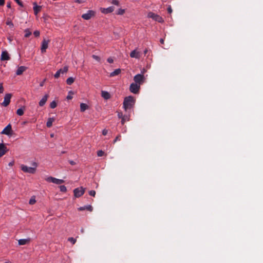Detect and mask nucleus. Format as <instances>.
Segmentation results:
<instances>
[{"mask_svg": "<svg viewBox=\"0 0 263 263\" xmlns=\"http://www.w3.org/2000/svg\"><path fill=\"white\" fill-rule=\"evenodd\" d=\"M147 17L151 18L153 20L157 21L159 23H162L164 22V20L161 16L152 12H149L148 13Z\"/></svg>", "mask_w": 263, "mask_h": 263, "instance_id": "nucleus-3", "label": "nucleus"}, {"mask_svg": "<svg viewBox=\"0 0 263 263\" xmlns=\"http://www.w3.org/2000/svg\"><path fill=\"white\" fill-rule=\"evenodd\" d=\"M33 9L34 11V13L35 15L37 16L38 13L41 11L42 7L41 6H38L36 3H33Z\"/></svg>", "mask_w": 263, "mask_h": 263, "instance_id": "nucleus-16", "label": "nucleus"}, {"mask_svg": "<svg viewBox=\"0 0 263 263\" xmlns=\"http://www.w3.org/2000/svg\"><path fill=\"white\" fill-rule=\"evenodd\" d=\"M89 195L90 196H93V197H95V195H96V192L94 190H91V191H89Z\"/></svg>", "mask_w": 263, "mask_h": 263, "instance_id": "nucleus-37", "label": "nucleus"}, {"mask_svg": "<svg viewBox=\"0 0 263 263\" xmlns=\"http://www.w3.org/2000/svg\"><path fill=\"white\" fill-rule=\"evenodd\" d=\"M120 72H121V69L120 68H118V69H115L112 72H111L110 73L109 76L110 77H114L115 76H117V75L119 74L120 73Z\"/></svg>", "mask_w": 263, "mask_h": 263, "instance_id": "nucleus-24", "label": "nucleus"}, {"mask_svg": "<svg viewBox=\"0 0 263 263\" xmlns=\"http://www.w3.org/2000/svg\"><path fill=\"white\" fill-rule=\"evenodd\" d=\"M27 69V67L24 66H21L18 67L16 71V74L17 76L22 74Z\"/></svg>", "mask_w": 263, "mask_h": 263, "instance_id": "nucleus-18", "label": "nucleus"}, {"mask_svg": "<svg viewBox=\"0 0 263 263\" xmlns=\"http://www.w3.org/2000/svg\"><path fill=\"white\" fill-rule=\"evenodd\" d=\"M68 67L67 66H64L63 68L58 70L54 74V77L55 78L58 79L61 74H64L68 71Z\"/></svg>", "mask_w": 263, "mask_h": 263, "instance_id": "nucleus-9", "label": "nucleus"}, {"mask_svg": "<svg viewBox=\"0 0 263 263\" xmlns=\"http://www.w3.org/2000/svg\"><path fill=\"white\" fill-rule=\"evenodd\" d=\"M81 232H84V231H83V229H82V230H81Z\"/></svg>", "mask_w": 263, "mask_h": 263, "instance_id": "nucleus-58", "label": "nucleus"}, {"mask_svg": "<svg viewBox=\"0 0 263 263\" xmlns=\"http://www.w3.org/2000/svg\"><path fill=\"white\" fill-rule=\"evenodd\" d=\"M12 128L10 124H9L1 132L2 134H4L7 136H11L12 135Z\"/></svg>", "mask_w": 263, "mask_h": 263, "instance_id": "nucleus-10", "label": "nucleus"}, {"mask_svg": "<svg viewBox=\"0 0 263 263\" xmlns=\"http://www.w3.org/2000/svg\"><path fill=\"white\" fill-rule=\"evenodd\" d=\"M24 32H25L24 36L25 37H28L31 34V32L30 31V30L29 29H25Z\"/></svg>", "mask_w": 263, "mask_h": 263, "instance_id": "nucleus-27", "label": "nucleus"}, {"mask_svg": "<svg viewBox=\"0 0 263 263\" xmlns=\"http://www.w3.org/2000/svg\"><path fill=\"white\" fill-rule=\"evenodd\" d=\"M136 100L132 96L126 97L124 98L123 102V108L125 111L132 109L135 104Z\"/></svg>", "mask_w": 263, "mask_h": 263, "instance_id": "nucleus-1", "label": "nucleus"}, {"mask_svg": "<svg viewBox=\"0 0 263 263\" xmlns=\"http://www.w3.org/2000/svg\"><path fill=\"white\" fill-rule=\"evenodd\" d=\"M111 4L116 6L119 5V2L118 0H112Z\"/></svg>", "mask_w": 263, "mask_h": 263, "instance_id": "nucleus-40", "label": "nucleus"}, {"mask_svg": "<svg viewBox=\"0 0 263 263\" xmlns=\"http://www.w3.org/2000/svg\"><path fill=\"white\" fill-rule=\"evenodd\" d=\"M4 88H3V83H0V93H2L4 92Z\"/></svg>", "mask_w": 263, "mask_h": 263, "instance_id": "nucleus-42", "label": "nucleus"}, {"mask_svg": "<svg viewBox=\"0 0 263 263\" xmlns=\"http://www.w3.org/2000/svg\"><path fill=\"white\" fill-rule=\"evenodd\" d=\"M108 133V130L106 129H104L103 130H102V134L104 136L106 135Z\"/></svg>", "mask_w": 263, "mask_h": 263, "instance_id": "nucleus-47", "label": "nucleus"}, {"mask_svg": "<svg viewBox=\"0 0 263 263\" xmlns=\"http://www.w3.org/2000/svg\"><path fill=\"white\" fill-rule=\"evenodd\" d=\"M85 210L91 212L92 211V207L90 205H84L83 206H81L78 208V210H79V211H84Z\"/></svg>", "mask_w": 263, "mask_h": 263, "instance_id": "nucleus-20", "label": "nucleus"}, {"mask_svg": "<svg viewBox=\"0 0 263 263\" xmlns=\"http://www.w3.org/2000/svg\"><path fill=\"white\" fill-rule=\"evenodd\" d=\"M48 97H49V96L47 94H45L43 97V98L41 99V100L39 102V105L40 106H43L45 104V103L48 99Z\"/></svg>", "mask_w": 263, "mask_h": 263, "instance_id": "nucleus-17", "label": "nucleus"}, {"mask_svg": "<svg viewBox=\"0 0 263 263\" xmlns=\"http://www.w3.org/2000/svg\"><path fill=\"white\" fill-rule=\"evenodd\" d=\"M92 58L93 59H95V60L98 61V62H100V58L99 57H98V55H92Z\"/></svg>", "mask_w": 263, "mask_h": 263, "instance_id": "nucleus-39", "label": "nucleus"}, {"mask_svg": "<svg viewBox=\"0 0 263 263\" xmlns=\"http://www.w3.org/2000/svg\"><path fill=\"white\" fill-rule=\"evenodd\" d=\"M130 57L132 58L139 59L140 57V52L136 49L130 53Z\"/></svg>", "mask_w": 263, "mask_h": 263, "instance_id": "nucleus-15", "label": "nucleus"}, {"mask_svg": "<svg viewBox=\"0 0 263 263\" xmlns=\"http://www.w3.org/2000/svg\"><path fill=\"white\" fill-rule=\"evenodd\" d=\"M45 81H46V79H44L42 82H41L40 83V86L41 87H42V86H44Z\"/></svg>", "mask_w": 263, "mask_h": 263, "instance_id": "nucleus-49", "label": "nucleus"}, {"mask_svg": "<svg viewBox=\"0 0 263 263\" xmlns=\"http://www.w3.org/2000/svg\"><path fill=\"white\" fill-rule=\"evenodd\" d=\"M88 108V106L86 104L83 103L80 104V110L81 112L85 111Z\"/></svg>", "mask_w": 263, "mask_h": 263, "instance_id": "nucleus-25", "label": "nucleus"}, {"mask_svg": "<svg viewBox=\"0 0 263 263\" xmlns=\"http://www.w3.org/2000/svg\"><path fill=\"white\" fill-rule=\"evenodd\" d=\"M160 42L161 43V44H163L164 42V39H160Z\"/></svg>", "mask_w": 263, "mask_h": 263, "instance_id": "nucleus-53", "label": "nucleus"}, {"mask_svg": "<svg viewBox=\"0 0 263 263\" xmlns=\"http://www.w3.org/2000/svg\"><path fill=\"white\" fill-rule=\"evenodd\" d=\"M33 34L34 35H35V36L36 37H38L39 36L40 34V32L38 30H35L33 32Z\"/></svg>", "mask_w": 263, "mask_h": 263, "instance_id": "nucleus-41", "label": "nucleus"}, {"mask_svg": "<svg viewBox=\"0 0 263 263\" xmlns=\"http://www.w3.org/2000/svg\"><path fill=\"white\" fill-rule=\"evenodd\" d=\"M49 40H43L41 43V51L42 53L46 52V49L48 47Z\"/></svg>", "mask_w": 263, "mask_h": 263, "instance_id": "nucleus-11", "label": "nucleus"}, {"mask_svg": "<svg viewBox=\"0 0 263 263\" xmlns=\"http://www.w3.org/2000/svg\"><path fill=\"white\" fill-rule=\"evenodd\" d=\"M14 161H12L11 162H10L8 164L9 166H12L13 165H14Z\"/></svg>", "mask_w": 263, "mask_h": 263, "instance_id": "nucleus-50", "label": "nucleus"}, {"mask_svg": "<svg viewBox=\"0 0 263 263\" xmlns=\"http://www.w3.org/2000/svg\"><path fill=\"white\" fill-rule=\"evenodd\" d=\"M75 2L80 4L82 2V0H76Z\"/></svg>", "mask_w": 263, "mask_h": 263, "instance_id": "nucleus-54", "label": "nucleus"}, {"mask_svg": "<svg viewBox=\"0 0 263 263\" xmlns=\"http://www.w3.org/2000/svg\"><path fill=\"white\" fill-rule=\"evenodd\" d=\"M60 191L62 192H66L67 191V188L65 185H61L60 186Z\"/></svg>", "mask_w": 263, "mask_h": 263, "instance_id": "nucleus-35", "label": "nucleus"}, {"mask_svg": "<svg viewBox=\"0 0 263 263\" xmlns=\"http://www.w3.org/2000/svg\"><path fill=\"white\" fill-rule=\"evenodd\" d=\"M30 241V238L27 239H21L18 240V244L20 245H24L29 243Z\"/></svg>", "mask_w": 263, "mask_h": 263, "instance_id": "nucleus-22", "label": "nucleus"}, {"mask_svg": "<svg viewBox=\"0 0 263 263\" xmlns=\"http://www.w3.org/2000/svg\"><path fill=\"white\" fill-rule=\"evenodd\" d=\"M57 102H55V101H52L50 104V108H54L57 107Z\"/></svg>", "mask_w": 263, "mask_h": 263, "instance_id": "nucleus-31", "label": "nucleus"}, {"mask_svg": "<svg viewBox=\"0 0 263 263\" xmlns=\"http://www.w3.org/2000/svg\"><path fill=\"white\" fill-rule=\"evenodd\" d=\"M50 136H51V137H53V134H51Z\"/></svg>", "mask_w": 263, "mask_h": 263, "instance_id": "nucleus-56", "label": "nucleus"}, {"mask_svg": "<svg viewBox=\"0 0 263 263\" xmlns=\"http://www.w3.org/2000/svg\"><path fill=\"white\" fill-rule=\"evenodd\" d=\"M7 151L8 149L4 144L0 143V157H1L4 155Z\"/></svg>", "mask_w": 263, "mask_h": 263, "instance_id": "nucleus-14", "label": "nucleus"}, {"mask_svg": "<svg viewBox=\"0 0 263 263\" xmlns=\"http://www.w3.org/2000/svg\"><path fill=\"white\" fill-rule=\"evenodd\" d=\"M123 116L124 115H123L122 112H118V117L119 118L122 119Z\"/></svg>", "mask_w": 263, "mask_h": 263, "instance_id": "nucleus-46", "label": "nucleus"}, {"mask_svg": "<svg viewBox=\"0 0 263 263\" xmlns=\"http://www.w3.org/2000/svg\"><path fill=\"white\" fill-rule=\"evenodd\" d=\"M120 138H121V136L120 135H118V136H117L116 138H115V139L114 141V143L116 142L117 141H120Z\"/></svg>", "mask_w": 263, "mask_h": 263, "instance_id": "nucleus-44", "label": "nucleus"}, {"mask_svg": "<svg viewBox=\"0 0 263 263\" xmlns=\"http://www.w3.org/2000/svg\"><path fill=\"white\" fill-rule=\"evenodd\" d=\"M125 13V9L120 8L118 9L117 14L118 15H123Z\"/></svg>", "mask_w": 263, "mask_h": 263, "instance_id": "nucleus-32", "label": "nucleus"}, {"mask_svg": "<svg viewBox=\"0 0 263 263\" xmlns=\"http://www.w3.org/2000/svg\"><path fill=\"white\" fill-rule=\"evenodd\" d=\"M95 15V12L92 10H88L86 13L82 14V17L85 20H88Z\"/></svg>", "mask_w": 263, "mask_h": 263, "instance_id": "nucleus-12", "label": "nucleus"}, {"mask_svg": "<svg viewBox=\"0 0 263 263\" xmlns=\"http://www.w3.org/2000/svg\"><path fill=\"white\" fill-rule=\"evenodd\" d=\"M24 110H25L24 107L20 108L17 110L16 114L18 116H22L24 114Z\"/></svg>", "mask_w": 263, "mask_h": 263, "instance_id": "nucleus-26", "label": "nucleus"}, {"mask_svg": "<svg viewBox=\"0 0 263 263\" xmlns=\"http://www.w3.org/2000/svg\"><path fill=\"white\" fill-rule=\"evenodd\" d=\"M46 180L48 182H52L56 184H60L64 182V181L62 179H57L51 176L46 178Z\"/></svg>", "mask_w": 263, "mask_h": 263, "instance_id": "nucleus-7", "label": "nucleus"}, {"mask_svg": "<svg viewBox=\"0 0 263 263\" xmlns=\"http://www.w3.org/2000/svg\"><path fill=\"white\" fill-rule=\"evenodd\" d=\"M104 152L102 150H100L97 152V155L98 157L102 156L104 155Z\"/></svg>", "mask_w": 263, "mask_h": 263, "instance_id": "nucleus-36", "label": "nucleus"}, {"mask_svg": "<svg viewBox=\"0 0 263 263\" xmlns=\"http://www.w3.org/2000/svg\"><path fill=\"white\" fill-rule=\"evenodd\" d=\"M31 167L27 166L24 164H22L21 165V168L22 171L26 173L29 174H34L36 172V167H37V163L34 161L31 163Z\"/></svg>", "mask_w": 263, "mask_h": 263, "instance_id": "nucleus-2", "label": "nucleus"}, {"mask_svg": "<svg viewBox=\"0 0 263 263\" xmlns=\"http://www.w3.org/2000/svg\"><path fill=\"white\" fill-rule=\"evenodd\" d=\"M6 25L9 26L11 28H13L14 27L13 23L11 21H7L6 22Z\"/></svg>", "mask_w": 263, "mask_h": 263, "instance_id": "nucleus-34", "label": "nucleus"}, {"mask_svg": "<svg viewBox=\"0 0 263 263\" xmlns=\"http://www.w3.org/2000/svg\"><path fill=\"white\" fill-rule=\"evenodd\" d=\"M130 120V116L129 115H125L121 119V124L123 125L125 122L128 121Z\"/></svg>", "mask_w": 263, "mask_h": 263, "instance_id": "nucleus-21", "label": "nucleus"}, {"mask_svg": "<svg viewBox=\"0 0 263 263\" xmlns=\"http://www.w3.org/2000/svg\"><path fill=\"white\" fill-rule=\"evenodd\" d=\"M101 97L105 100H108L110 98V95L108 91L102 90L101 91Z\"/></svg>", "mask_w": 263, "mask_h": 263, "instance_id": "nucleus-19", "label": "nucleus"}, {"mask_svg": "<svg viewBox=\"0 0 263 263\" xmlns=\"http://www.w3.org/2000/svg\"><path fill=\"white\" fill-rule=\"evenodd\" d=\"M134 83L139 84L140 86L144 82L145 78L143 73L137 74L134 77Z\"/></svg>", "mask_w": 263, "mask_h": 263, "instance_id": "nucleus-4", "label": "nucleus"}, {"mask_svg": "<svg viewBox=\"0 0 263 263\" xmlns=\"http://www.w3.org/2000/svg\"><path fill=\"white\" fill-rule=\"evenodd\" d=\"M74 81V79L72 77H69L66 80V83L68 85H71Z\"/></svg>", "mask_w": 263, "mask_h": 263, "instance_id": "nucleus-28", "label": "nucleus"}, {"mask_svg": "<svg viewBox=\"0 0 263 263\" xmlns=\"http://www.w3.org/2000/svg\"><path fill=\"white\" fill-rule=\"evenodd\" d=\"M114 10V7L112 6L109 7L107 8H104L102 12L104 13H111Z\"/></svg>", "mask_w": 263, "mask_h": 263, "instance_id": "nucleus-23", "label": "nucleus"}, {"mask_svg": "<svg viewBox=\"0 0 263 263\" xmlns=\"http://www.w3.org/2000/svg\"><path fill=\"white\" fill-rule=\"evenodd\" d=\"M11 97L12 95L11 93H6L4 97V101L2 103V105L5 107L7 106L10 102Z\"/></svg>", "mask_w": 263, "mask_h": 263, "instance_id": "nucleus-8", "label": "nucleus"}, {"mask_svg": "<svg viewBox=\"0 0 263 263\" xmlns=\"http://www.w3.org/2000/svg\"><path fill=\"white\" fill-rule=\"evenodd\" d=\"M68 240L70 241L72 245H74L76 242V239L73 237H69L68 239Z\"/></svg>", "mask_w": 263, "mask_h": 263, "instance_id": "nucleus-33", "label": "nucleus"}, {"mask_svg": "<svg viewBox=\"0 0 263 263\" xmlns=\"http://www.w3.org/2000/svg\"><path fill=\"white\" fill-rule=\"evenodd\" d=\"M36 202L35 197L34 196H32L29 200V203L30 204H34Z\"/></svg>", "mask_w": 263, "mask_h": 263, "instance_id": "nucleus-30", "label": "nucleus"}, {"mask_svg": "<svg viewBox=\"0 0 263 263\" xmlns=\"http://www.w3.org/2000/svg\"><path fill=\"white\" fill-rule=\"evenodd\" d=\"M53 120L51 118H50L48 119V120L47 121V122L46 123V125L48 127H50L52 126Z\"/></svg>", "mask_w": 263, "mask_h": 263, "instance_id": "nucleus-29", "label": "nucleus"}, {"mask_svg": "<svg viewBox=\"0 0 263 263\" xmlns=\"http://www.w3.org/2000/svg\"><path fill=\"white\" fill-rule=\"evenodd\" d=\"M5 4V0H0V6H3Z\"/></svg>", "mask_w": 263, "mask_h": 263, "instance_id": "nucleus-51", "label": "nucleus"}, {"mask_svg": "<svg viewBox=\"0 0 263 263\" xmlns=\"http://www.w3.org/2000/svg\"><path fill=\"white\" fill-rule=\"evenodd\" d=\"M140 86L135 83H132L129 86V90L131 92L137 94L139 92Z\"/></svg>", "mask_w": 263, "mask_h": 263, "instance_id": "nucleus-6", "label": "nucleus"}, {"mask_svg": "<svg viewBox=\"0 0 263 263\" xmlns=\"http://www.w3.org/2000/svg\"><path fill=\"white\" fill-rule=\"evenodd\" d=\"M147 51H148V49H145L144 50V54H146L147 53Z\"/></svg>", "mask_w": 263, "mask_h": 263, "instance_id": "nucleus-55", "label": "nucleus"}, {"mask_svg": "<svg viewBox=\"0 0 263 263\" xmlns=\"http://www.w3.org/2000/svg\"><path fill=\"white\" fill-rule=\"evenodd\" d=\"M10 59L9 54L6 50L2 51L1 56V61H8Z\"/></svg>", "mask_w": 263, "mask_h": 263, "instance_id": "nucleus-13", "label": "nucleus"}, {"mask_svg": "<svg viewBox=\"0 0 263 263\" xmlns=\"http://www.w3.org/2000/svg\"><path fill=\"white\" fill-rule=\"evenodd\" d=\"M72 94L73 92L72 91H69L68 93V95L67 96V99L68 100H70L72 98Z\"/></svg>", "mask_w": 263, "mask_h": 263, "instance_id": "nucleus-38", "label": "nucleus"}, {"mask_svg": "<svg viewBox=\"0 0 263 263\" xmlns=\"http://www.w3.org/2000/svg\"><path fill=\"white\" fill-rule=\"evenodd\" d=\"M85 189L83 187H78L73 190L74 196L78 198L82 196L85 193Z\"/></svg>", "mask_w": 263, "mask_h": 263, "instance_id": "nucleus-5", "label": "nucleus"}, {"mask_svg": "<svg viewBox=\"0 0 263 263\" xmlns=\"http://www.w3.org/2000/svg\"><path fill=\"white\" fill-rule=\"evenodd\" d=\"M5 263H10L9 261H6Z\"/></svg>", "mask_w": 263, "mask_h": 263, "instance_id": "nucleus-57", "label": "nucleus"}, {"mask_svg": "<svg viewBox=\"0 0 263 263\" xmlns=\"http://www.w3.org/2000/svg\"><path fill=\"white\" fill-rule=\"evenodd\" d=\"M107 62L109 63H112L114 62V60L112 58L110 57L108 58L107 60Z\"/></svg>", "mask_w": 263, "mask_h": 263, "instance_id": "nucleus-45", "label": "nucleus"}, {"mask_svg": "<svg viewBox=\"0 0 263 263\" xmlns=\"http://www.w3.org/2000/svg\"><path fill=\"white\" fill-rule=\"evenodd\" d=\"M7 7L9 8H10L11 7V3L10 2H8L7 3Z\"/></svg>", "mask_w": 263, "mask_h": 263, "instance_id": "nucleus-52", "label": "nucleus"}, {"mask_svg": "<svg viewBox=\"0 0 263 263\" xmlns=\"http://www.w3.org/2000/svg\"><path fill=\"white\" fill-rule=\"evenodd\" d=\"M16 3L17 4L20 6L21 7H23V3L22 2H21L20 0H14Z\"/></svg>", "mask_w": 263, "mask_h": 263, "instance_id": "nucleus-43", "label": "nucleus"}, {"mask_svg": "<svg viewBox=\"0 0 263 263\" xmlns=\"http://www.w3.org/2000/svg\"><path fill=\"white\" fill-rule=\"evenodd\" d=\"M167 11L169 13H171L172 12V9L170 6L167 8Z\"/></svg>", "mask_w": 263, "mask_h": 263, "instance_id": "nucleus-48", "label": "nucleus"}]
</instances>
